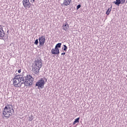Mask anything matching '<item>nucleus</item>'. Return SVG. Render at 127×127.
<instances>
[{"instance_id": "14", "label": "nucleus", "mask_w": 127, "mask_h": 127, "mask_svg": "<svg viewBox=\"0 0 127 127\" xmlns=\"http://www.w3.org/2000/svg\"><path fill=\"white\" fill-rule=\"evenodd\" d=\"M61 43H59L56 45L55 48H60L61 47Z\"/></svg>"}, {"instance_id": "17", "label": "nucleus", "mask_w": 127, "mask_h": 127, "mask_svg": "<svg viewBox=\"0 0 127 127\" xmlns=\"http://www.w3.org/2000/svg\"><path fill=\"white\" fill-rule=\"evenodd\" d=\"M79 120H80V118H78L77 119H76L74 121V122H75V123H79Z\"/></svg>"}, {"instance_id": "22", "label": "nucleus", "mask_w": 127, "mask_h": 127, "mask_svg": "<svg viewBox=\"0 0 127 127\" xmlns=\"http://www.w3.org/2000/svg\"><path fill=\"white\" fill-rule=\"evenodd\" d=\"M18 72L19 73H21V69H19L18 70Z\"/></svg>"}, {"instance_id": "11", "label": "nucleus", "mask_w": 127, "mask_h": 127, "mask_svg": "<svg viewBox=\"0 0 127 127\" xmlns=\"http://www.w3.org/2000/svg\"><path fill=\"white\" fill-rule=\"evenodd\" d=\"M52 54L56 55L59 54V49L55 48V49H53L51 50Z\"/></svg>"}, {"instance_id": "9", "label": "nucleus", "mask_w": 127, "mask_h": 127, "mask_svg": "<svg viewBox=\"0 0 127 127\" xmlns=\"http://www.w3.org/2000/svg\"><path fill=\"white\" fill-rule=\"evenodd\" d=\"M71 1L72 0H64V2L62 3V5L64 6H68L71 4Z\"/></svg>"}, {"instance_id": "23", "label": "nucleus", "mask_w": 127, "mask_h": 127, "mask_svg": "<svg viewBox=\"0 0 127 127\" xmlns=\"http://www.w3.org/2000/svg\"><path fill=\"white\" fill-rule=\"evenodd\" d=\"M77 124L75 121L73 122V125H76Z\"/></svg>"}, {"instance_id": "3", "label": "nucleus", "mask_w": 127, "mask_h": 127, "mask_svg": "<svg viewBox=\"0 0 127 127\" xmlns=\"http://www.w3.org/2000/svg\"><path fill=\"white\" fill-rule=\"evenodd\" d=\"M13 82L15 87H21L24 83V78L20 75H16L13 79Z\"/></svg>"}, {"instance_id": "6", "label": "nucleus", "mask_w": 127, "mask_h": 127, "mask_svg": "<svg viewBox=\"0 0 127 127\" xmlns=\"http://www.w3.org/2000/svg\"><path fill=\"white\" fill-rule=\"evenodd\" d=\"M23 5L25 7V9H27V8H30V6H31V3L29 2V0H23Z\"/></svg>"}, {"instance_id": "4", "label": "nucleus", "mask_w": 127, "mask_h": 127, "mask_svg": "<svg viewBox=\"0 0 127 127\" xmlns=\"http://www.w3.org/2000/svg\"><path fill=\"white\" fill-rule=\"evenodd\" d=\"M24 78L25 81L24 80L23 83L25 86H26L27 87L31 86L33 83V77H32L30 74H27Z\"/></svg>"}, {"instance_id": "5", "label": "nucleus", "mask_w": 127, "mask_h": 127, "mask_svg": "<svg viewBox=\"0 0 127 127\" xmlns=\"http://www.w3.org/2000/svg\"><path fill=\"white\" fill-rule=\"evenodd\" d=\"M45 79L46 81H47V79H46L45 77L41 78L36 82V86L39 88H43L45 85Z\"/></svg>"}, {"instance_id": "7", "label": "nucleus", "mask_w": 127, "mask_h": 127, "mask_svg": "<svg viewBox=\"0 0 127 127\" xmlns=\"http://www.w3.org/2000/svg\"><path fill=\"white\" fill-rule=\"evenodd\" d=\"M39 46L41 47L44 45V43H45V37L42 36L39 38Z\"/></svg>"}, {"instance_id": "19", "label": "nucleus", "mask_w": 127, "mask_h": 127, "mask_svg": "<svg viewBox=\"0 0 127 127\" xmlns=\"http://www.w3.org/2000/svg\"><path fill=\"white\" fill-rule=\"evenodd\" d=\"M80 7H81V5L80 4H78L77 6V9H79V8H80Z\"/></svg>"}, {"instance_id": "18", "label": "nucleus", "mask_w": 127, "mask_h": 127, "mask_svg": "<svg viewBox=\"0 0 127 127\" xmlns=\"http://www.w3.org/2000/svg\"><path fill=\"white\" fill-rule=\"evenodd\" d=\"M121 4H124L125 2H126V0H121Z\"/></svg>"}, {"instance_id": "24", "label": "nucleus", "mask_w": 127, "mask_h": 127, "mask_svg": "<svg viewBox=\"0 0 127 127\" xmlns=\"http://www.w3.org/2000/svg\"><path fill=\"white\" fill-rule=\"evenodd\" d=\"M32 120H33V119H30V120H29V121H30V122H31V121H32Z\"/></svg>"}, {"instance_id": "20", "label": "nucleus", "mask_w": 127, "mask_h": 127, "mask_svg": "<svg viewBox=\"0 0 127 127\" xmlns=\"http://www.w3.org/2000/svg\"><path fill=\"white\" fill-rule=\"evenodd\" d=\"M30 2H32V3H33L34 2H35V0H30Z\"/></svg>"}, {"instance_id": "15", "label": "nucleus", "mask_w": 127, "mask_h": 127, "mask_svg": "<svg viewBox=\"0 0 127 127\" xmlns=\"http://www.w3.org/2000/svg\"><path fill=\"white\" fill-rule=\"evenodd\" d=\"M67 46H66V45H64V48H63V50H64V51H67Z\"/></svg>"}, {"instance_id": "13", "label": "nucleus", "mask_w": 127, "mask_h": 127, "mask_svg": "<svg viewBox=\"0 0 127 127\" xmlns=\"http://www.w3.org/2000/svg\"><path fill=\"white\" fill-rule=\"evenodd\" d=\"M111 11H112V7H111L110 8L108 9V10L106 12L107 15H109L110 14V12H111Z\"/></svg>"}, {"instance_id": "12", "label": "nucleus", "mask_w": 127, "mask_h": 127, "mask_svg": "<svg viewBox=\"0 0 127 127\" xmlns=\"http://www.w3.org/2000/svg\"><path fill=\"white\" fill-rule=\"evenodd\" d=\"M114 3H115L117 5H120L121 3L122 4V2L121 0H116V1H114Z\"/></svg>"}, {"instance_id": "8", "label": "nucleus", "mask_w": 127, "mask_h": 127, "mask_svg": "<svg viewBox=\"0 0 127 127\" xmlns=\"http://www.w3.org/2000/svg\"><path fill=\"white\" fill-rule=\"evenodd\" d=\"M5 36V33L3 31L2 26L0 25V39H3V38Z\"/></svg>"}, {"instance_id": "10", "label": "nucleus", "mask_w": 127, "mask_h": 127, "mask_svg": "<svg viewBox=\"0 0 127 127\" xmlns=\"http://www.w3.org/2000/svg\"><path fill=\"white\" fill-rule=\"evenodd\" d=\"M63 29L66 31L69 29V25L68 24V22H66L64 24L63 26Z\"/></svg>"}, {"instance_id": "1", "label": "nucleus", "mask_w": 127, "mask_h": 127, "mask_svg": "<svg viewBox=\"0 0 127 127\" xmlns=\"http://www.w3.org/2000/svg\"><path fill=\"white\" fill-rule=\"evenodd\" d=\"M14 110L12 108V106L10 104L6 105L3 109L2 115L4 118L9 119L11 116H13Z\"/></svg>"}, {"instance_id": "16", "label": "nucleus", "mask_w": 127, "mask_h": 127, "mask_svg": "<svg viewBox=\"0 0 127 127\" xmlns=\"http://www.w3.org/2000/svg\"><path fill=\"white\" fill-rule=\"evenodd\" d=\"M34 44H35V45H38V39L35 40Z\"/></svg>"}, {"instance_id": "21", "label": "nucleus", "mask_w": 127, "mask_h": 127, "mask_svg": "<svg viewBox=\"0 0 127 127\" xmlns=\"http://www.w3.org/2000/svg\"><path fill=\"white\" fill-rule=\"evenodd\" d=\"M65 54H66V53H62L61 54V55H62V56H64V55H65Z\"/></svg>"}, {"instance_id": "2", "label": "nucleus", "mask_w": 127, "mask_h": 127, "mask_svg": "<svg viewBox=\"0 0 127 127\" xmlns=\"http://www.w3.org/2000/svg\"><path fill=\"white\" fill-rule=\"evenodd\" d=\"M41 67H42L41 60L39 59L36 60L32 66V72L34 74H38Z\"/></svg>"}]
</instances>
